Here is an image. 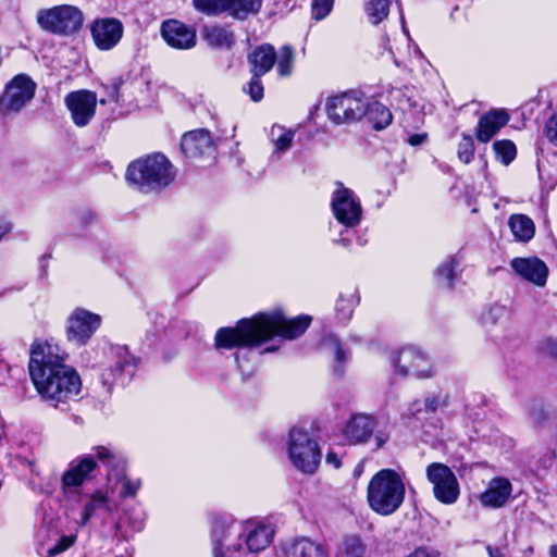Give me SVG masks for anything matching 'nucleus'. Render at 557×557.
I'll return each mask as SVG.
<instances>
[{
    "mask_svg": "<svg viewBox=\"0 0 557 557\" xmlns=\"http://www.w3.org/2000/svg\"><path fill=\"white\" fill-rule=\"evenodd\" d=\"M86 216H87V220H88V221H92V220L95 219V214H94V213H91V212H89V211H88V212H86Z\"/></svg>",
    "mask_w": 557,
    "mask_h": 557,
    "instance_id": "obj_58",
    "label": "nucleus"
},
{
    "mask_svg": "<svg viewBox=\"0 0 557 557\" xmlns=\"http://www.w3.org/2000/svg\"><path fill=\"white\" fill-rule=\"evenodd\" d=\"M274 2L281 9H287L289 5V0H274Z\"/></svg>",
    "mask_w": 557,
    "mask_h": 557,
    "instance_id": "obj_56",
    "label": "nucleus"
},
{
    "mask_svg": "<svg viewBox=\"0 0 557 557\" xmlns=\"http://www.w3.org/2000/svg\"><path fill=\"white\" fill-rule=\"evenodd\" d=\"M325 461L329 465H332L335 469H338L342 465L341 458L334 451H329L325 457Z\"/></svg>",
    "mask_w": 557,
    "mask_h": 557,
    "instance_id": "obj_52",
    "label": "nucleus"
},
{
    "mask_svg": "<svg viewBox=\"0 0 557 557\" xmlns=\"http://www.w3.org/2000/svg\"><path fill=\"white\" fill-rule=\"evenodd\" d=\"M325 111L336 125L357 122L367 113L366 100L355 92H343L327 99Z\"/></svg>",
    "mask_w": 557,
    "mask_h": 557,
    "instance_id": "obj_9",
    "label": "nucleus"
},
{
    "mask_svg": "<svg viewBox=\"0 0 557 557\" xmlns=\"http://www.w3.org/2000/svg\"><path fill=\"white\" fill-rule=\"evenodd\" d=\"M512 493V485L505 478H495L491 480L487 488L480 494L479 500L483 507L500 508L509 499Z\"/></svg>",
    "mask_w": 557,
    "mask_h": 557,
    "instance_id": "obj_25",
    "label": "nucleus"
},
{
    "mask_svg": "<svg viewBox=\"0 0 557 557\" xmlns=\"http://www.w3.org/2000/svg\"><path fill=\"white\" fill-rule=\"evenodd\" d=\"M264 351H265V352H272V351H274V348H273V347H269V348H267Z\"/></svg>",
    "mask_w": 557,
    "mask_h": 557,
    "instance_id": "obj_61",
    "label": "nucleus"
},
{
    "mask_svg": "<svg viewBox=\"0 0 557 557\" xmlns=\"http://www.w3.org/2000/svg\"><path fill=\"white\" fill-rule=\"evenodd\" d=\"M426 134H413L407 139L408 144L416 147L422 145L426 140Z\"/></svg>",
    "mask_w": 557,
    "mask_h": 557,
    "instance_id": "obj_51",
    "label": "nucleus"
},
{
    "mask_svg": "<svg viewBox=\"0 0 557 557\" xmlns=\"http://www.w3.org/2000/svg\"><path fill=\"white\" fill-rule=\"evenodd\" d=\"M367 13L372 24L376 25L387 17L389 0H369L366 5Z\"/></svg>",
    "mask_w": 557,
    "mask_h": 557,
    "instance_id": "obj_40",
    "label": "nucleus"
},
{
    "mask_svg": "<svg viewBox=\"0 0 557 557\" xmlns=\"http://www.w3.org/2000/svg\"><path fill=\"white\" fill-rule=\"evenodd\" d=\"M506 314V308L499 305H493L483 310L480 314V322L483 326H493Z\"/></svg>",
    "mask_w": 557,
    "mask_h": 557,
    "instance_id": "obj_42",
    "label": "nucleus"
},
{
    "mask_svg": "<svg viewBox=\"0 0 557 557\" xmlns=\"http://www.w3.org/2000/svg\"><path fill=\"white\" fill-rule=\"evenodd\" d=\"M76 541L75 535H63L59 539V541L48 548L47 555L48 557L57 556L66 549H69Z\"/></svg>",
    "mask_w": 557,
    "mask_h": 557,
    "instance_id": "obj_44",
    "label": "nucleus"
},
{
    "mask_svg": "<svg viewBox=\"0 0 557 557\" xmlns=\"http://www.w3.org/2000/svg\"><path fill=\"white\" fill-rule=\"evenodd\" d=\"M64 103L71 113L73 123L78 127H84L95 116L97 96L85 89L71 91L65 96Z\"/></svg>",
    "mask_w": 557,
    "mask_h": 557,
    "instance_id": "obj_16",
    "label": "nucleus"
},
{
    "mask_svg": "<svg viewBox=\"0 0 557 557\" xmlns=\"http://www.w3.org/2000/svg\"><path fill=\"white\" fill-rule=\"evenodd\" d=\"M248 61L251 65L252 74L262 76L273 67L276 61V53L273 46L262 45L248 55Z\"/></svg>",
    "mask_w": 557,
    "mask_h": 557,
    "instance_id": "obj_29",
    "label": "nucleus"
},
{
    "mask_svg": "<svg viewBox=\"0 0 557 557\" xmlns=\"http://www.w3.org/2000/svg\"><path fill=\"white\" fill-rule=\"evenodd\" d=\"M11 230V226L8 222L3 221L2 219H0V239L7 234L9 233Z\"/></svg>",
    "mask_w": 557,
    "mask_h": 557,
    "instance_id": "obj_54",
    "label": "nucleus"
},
{
    "mask_svg": "<svg viewBox=\"0 0 557 557\" xmlns=\"http://www.w3.org/2000/svg\"><path fill=\"white\" fill-rule=\"evenodd\" d=\"M242 521L232 517L215 516L211 530L212 557H242L244 555Z\"/></svg>",
    "mask_w": 557,
    "mask_h": 557,
    "instance_id": "obj_5",
    "label": "nucleus"
},
{
    "mask_svg": "<svg viewBox=\"0 0 557 557\" xmlns=\"http://www.w3.org/2000/svg\"><path fill=\"white\" fill-rule=\"evenodd\" d=\"M359 304V296L355 290L341 294L336 301V317L341 322L350 320L356 306Z\"/></svg>",
    "mask_w": 557,
    "mask_h": 557,
    "instance_id": "obj_35",
    "label": "nucleus"
},
{
    "mask_svg": "<svg viewBox=\"0 0 557 557\" xmlns=\"http://www.w3.org/2000/svg\"><path fill=\"white\" fill-rule=\"evenodd\" d=\"M367 113L364 116L375 129H383L392 123L391 110L379 101H366Z\"/></svg>",
    "mask_w": 557,
    "mask_h": 557,
    "instance_id": "obj_33",
    "label": "nucleus"
},
{
    "mask_svg": "<svg viewBox=\"0 0 557 557\" xmlns=\"http://www.w3.org/2000/svg\"><path fill=\"white\" fill-rule=\"evenodd\" d=\"M161 34L165 42L172 48L190 49L196 46V30L180 21L169 20L163 22Z\"/></svg>",
    "mask_w": 557,
    "mask_h": 557,
    "instance_id": "obj_21",
    "label": "nucleus"
},
{
    "mask_svg": "<svg viewBox=\"0 0 557 557\" xmlns=\"http://www.w3.org/2000/svg\"><path fill=\"white\" fill-rule=\"evenodd\" d=\"M84 20L82 10L71 4L40 9L36 14L38 26L58 36H71L77 33L83 27Z\"/></svg>",
    "mask_w": 557,
    "mask_h": 557,
    "instance_id": "obj_6",
    "label": "nucleus"
},
{
    "mask_svg": "<svg viewBox=\"0 0 557 557\" xmlns=\"http://www.w3.org/2000/svg\"><path fill=\"white\" fill-rule=\"evenodd\" d=\"M37 85L27 74L10 79L0 94V119L17 116L34 99Z\"/></svg>",
    "mask_w": 557,
    "mask_h": 557,
    "instance_id": "obj_7",
    "label": "nucleus"
},
{
    "mask_svg": "<svg viewBox=\"0 0 557 557\" xmlns=\"http://www.w3.org/2000/svg\"><path fill=\"white\" fill-rule=\"evenodd\" d=\"M493 150L497 161L504 165L511 163L517 156V148L509 139L496 140L493 144Z\"/></svg>",
    "mask_w": 557,
    "mask_h": 557,
    "instance_id": "obj_38",
    "label": "nucleus"
},
{
    "mask_svg": "<svg viewBox=\"0 0 557 557\" xmlns=\"http://www.w3.org/2000/svg\"><path fill=\"white\" fill-rule=\"evenodd\" d=\"M295 138V132L281 125H273L269 133V139L273 145V151L270 161L281 158L292 147Z\"/></svg>",
    "mask_w": 557,
    "mask_h": 557,
    "instance_id": "obj_30",
    "label": "nucleus"
},
{
    "mask_svg": "<svg viewBox=\"0 0 557 557\" xmlns=\"http://www.w3.org/2000/svg\"><path fill=\"white\" fill-rule=\"evenodd\" d=\"M127 523L131 525L133 531L138 532L143 530L145 520L141 515H134L131 511H127L126 513Z\"/></svg>",
    "mask_w": 557,
    "mask_h": 557,
    "instance_id": "obj_50",
    "label": "nucleus"
},
{
    "mask_svg": "<svg viewBox=\"0 0 557 557\" xmlns=\"http://www.w3.org/2000/svg\"><path fill=\"white\" fill-rule=\"evenodd\" d=\"M369 546L358 534L343 535L336 543L334 557H368Z\"/></svg>",
    "mask_w": 557,
    "mask_h": 557,
    "instance_id": "obj_27",
    "label": "nucleus"
},
{
    "mask_svg": "<svg viewBox=\"0 0 557 557\" xmlns=\"http://www.w3.org/2000/svg\"><path fill=\"white\" fill-rule=\"evenodd\" d=\"M375 440H376V445H377V447H382V446H383V444L386 442V440H387V438H386V436H385L384 434H381V433H380V434H377V435L375 436Z\"/></svg>",
    "mask_w": 557,
    "mask_h": 557,
    "instance_id": "obj_55",
    "label": "nucleus"
},
{
    "mask_svg": "<svg viewBox=\"0 0 557 557\" xmlns=\"http://www.w3.org/2000/svg\"><path fill=\"white\" fill-rule=\"evenodd\" d=\"M101 324V317L88 310L77 308L67 319V341L78 346L85 345Z\"/></svg>",
    "mask_w": 557,
    "mask_h": 557,
    "instance_id": "obj_14",
    "label": "nucleus"
},
{
    "mask_svg": "<svg viewBox=\"0 0 557 557\" xmlns=\"http://www.w3.org/2000/svg\"><path fill=\"white\" fill-rule=\"evenodd\" d=\"M458 158L463 163H470L474 154V143L470 135L463 134L462 139L458 145Z\"/></svg>",
    "mask_w": 557,
    "mask_h": 557,
    "instance_id": "obj_43",
    "label": "nucleus"
},
{
    "mask_svg": "<svg viewBox=\"0 0 557 557\" xmlns=\"http://www.w3.org/2000/svg\"><path fill=\"white\" fill-rule=\"evenodd\" d=\"M533 552V548H529L528 554H531Z\"/></svg>",
    "mask_w": 557,
    "mask_h": 557,
    "instance_id": "obj_63",
    "label": "nucleus"
},
{
    "mask_svg": "<svg viewBox=\"0 0 557 557\" xmlns=\"http://www.w3.org/2000/svg\"><path fill=\"white\" fill-rule=\"evenodd\" d=\"M509 121L505 110H491L478 122L475 137L480 143L490 141Z\"/></svg>",
    "mask_w": 557,
    "mask_h": 557,
    "instance_id": "obj_26",
    "label": "nucleus"
},
{
    "mask_svg": "<svg viewBox=\"0 0 557 557\" xmlns=\"http://www.w3.org/2000/svg\"><path fill=\"white\" fill-rule=\"evenodd\" d=\"M235 361L237 362L238 367L240 368V364H239V352H235Z\"/></svg>",
    "mask_w": 557,
    "mask_h": 557,
    "instance_id": "obj_59",
    "label": "nucleus"
},
{
    "mask_svg": "<svg viewBox=\"0 0 557 557\" xmlns=\"http://www.w3.org/2000/svg\"><path fill=\"white\" fill-rule=\"evenodd\" d=\"M426 479L433 486V495L444 505L455 504L460 495L457 476L453 470L441 462H432L426 467Z\"/></svg>",
    "mask_w": 557,
    "mask_h": 557,
    "instance_id": "obj_10",
    "label": "nucleus"
},
{
    "mask_svg": "<svg viewBox=\"0 0 557 557\" xmlns=\"http://www.w3.org/2000/svg\"><path fill=\"white\" fill-rule=\"evenodd\" d=\"M486 552L490 557H505V553H504L503 548H500V547L487 545Z\"/></svg>",
    "mask_w": 557,
    "mask_h": 557,
    "instance_id": "obj_53",
    "label": "nucleus"
},
{
    "mask_svg": "<svg viewBox=\"0 0 557 557\" xmlns=\"http://www.w3.org/2000/svg\"><path fill=\"white\" fill-rule=\"evenodd\" d=\"M242 524L245 528V534H243L244 554L259 553L271 544L274 529L270 524L249 520L242 521Z\"/></svg>",
    "mask_w": 557,
    "mask_h": 557,
    "instance_id": "obj_20",
    "label": "nucleus"
},
{
    "mask_svg": "<svg viewBox=\"0 0 557 557\" xmlns=\"http://www.w3.org/2000/svg\"><path fill=\"white\" fill-rule=\"evenodd\" d=\"M126 178L141 191L148 193L169 186L175 178V172L164 154L154 153L132 162Z\"/></svg>",
    "mask_w": 557,
    "mask_h": 557,
    "instance_id": "obj_4",
    "label": "nucleus"
},
{
    "mask_svg": "<svg viewBox=\"0 0 557 557\" xmlns=\"http://www.w3.org/2000/svg\"><path fill=\"white\" fill-rule=\"evenodd\" d=\"M202 37L207 45L214 49L228 50L235 44L233 30L230 27L218 24L205 26Z\"/></svg>",
    "mask_w": 557,
    "mask_h": 557,
    "instance_id": "obj_28",
    "label": "nucleus"
},
{
    "mask_svg": "<svg viewBox=\"0 0 557 557\" xmlns=\"http://www.w3.org/2000/svg\"><path fill=\"white\" fill-rule=\"evenodd\" d=\"M331 207L335 219L344 226L355 227L360 223L362 216L360 200L354 190L345 187L342 183L336 184Z\"/></svg>",
    "mask_w": 557,
    "mask_h": 557,
    "instance_id": "obj_12",
    "label": "nucleus"
},
{
    "mask_svg": "<svg viewBox=\"0 0 557 557\" xmlns=\"http://www.w3.org/2000/svg\"><path fill=\"white\" fill-rule=\"evenodd\" d=\"M338 243L343 244L344 246H348V242L346 239H341Z\"/></svg>",
    "mask_w": 557,
    "mask_h": 557,
    "instance_id": "obj_60",
    "label": "nucleus"
},
{
    "mask_svg": "<svg viewBox=\"0 0 557 557\" xmlns=\"http://www.w3.org/2000/svg\"><path fill=\"white\" fill-rule=\"evenodd\" d=\"M122 85L121 78H114L111 81L110 85L106 86V89L108 91V98H103L100 100L101 104H104L107 102L113 101L119 102L120 101V88Z\"/></svg>",
    "mask_w": 557,
    "mask_h": 557,
    "instance_id": "obj_47",
    "label": "nucleus"
},
{
    "mask_svg": "<svg viewBox=\"0 0 557 557\" xmlns=\"http://www.w3.org/2000/svg\"><path fill=\"white\" fill-rule=\"evenodd\" d=\"M533 552V548H529L528 554H531Z\"/></svg>",
    "mask_w": 557,
    "mask_h": 557,
    "instance_id": "obj_62",
    "label": "nucleus"
},
{
    "mask_svg": "<svg viewBox=\"0 0 557 557\" xmlns=\"http://www.w3.org/2000/svg\"><path fill=\"white\" fill-rule=\"evenodd\" d=\"M333 0H314L312 3V15L315 20L324 18L331 11Z\"/></svg>",
    "mask_w": 557,
    "mask_h": 557,
    "instance_id": "obj_45",
    "label": "nucleus"
},
{
    "mask_svg": "<svg viewBox=\"0 0 557 557\" xmlns=\"http://www.w3.org/2000/svg\"><path fill=\"white\" fill-rule=\"evenodd\" d=\"M545 136L550 144L557 147V112L547 120Z\"/></svg>",
    "mask_w": 557,
    "mask_h": 557,
    "instance_id": "obj_49",
    "label": "nucleus"
},
{
    "mask_svg": "<svg viewBox=\"0 0 557 557\" xmlns=\"http://www.w3.org/2000/svg\"><path fill=\"white\" fill-rule=\"evenodd\" d=\"M549 557H557V544H553L548 549Z\"/></svg>",
    "mask_w": 557,
    "mask_h": 557,
    "instance_id": "obj_57",
    "label": "nucleus"
},
{
    "mask_svg": "<svg viewBox=\"0 0 557 557\" xmlns=\"http://www.w3.org/2000/svg\"><path fill=\"white\" fill-rule=\"evenodd\" d=\"M111 354L114 360L112 364L102 372V383L108 386L113 384L124 385L132 379L136 371V359L129 354L127 348L123 346L112 347Z\"/></svg>",
    "mask_w": 557,
    "mask_h": 557,
    "instance_id": "obj_15",
    "label": "nucleus"
},
{
    "mask_svg": "<svg viewBox=\"0 0 557 557\" xmlns=\"http://www.w3.org/2000/svg\"><path fill=\"white\" fill-rule=\"evenodd\" d=\"M67 352L53 341L35 342L30 348L28 371L40 397L58 408L77 396L82 381L66 363Z\"/></svg>",
    "mask_w": 557,
    "mask_h": 557,
    "instance_id": "obj_1",
    "label": "nucleus"
},
{
    "mask_svg": "<svg viewBox=\"0 0 557 557\" xmlns=\"http://www.w3.org/2000/svg\"><path fill=\"white\" fill-rule=\"evenodd\" d=\"M457 265L458 263L454 257H449L444 260L435 271V276L438 284L449 289L453 288Z\"/></svg>",
    "mask_w": 557,
    "mask_h": 557,
    "instance_id": "obj_37",
    "label": "nucleus"
},
{
    "mask_svg": "<svg viewBox=\"0 0 557 557\" xmlns=\"http://www.w3.org/2000/svg\"><path fill=\"white\" fill-rule=\"evenodd\" d=\"M391 362L396 373L401 376L413 375L418 379H428L433 375L429 358L413 346L401 348L391 357Z\"/></svg>",
    "mask_w": 557,
    "mask_h": 557,
    "instance_id": "obj_13",
    "label": "nucleus"
},
{
    "mask_svg": "<svg viewBox=\"0 0 557 557\" xmlns=\"http://www.w3.org/2000/svg\"><path fill=\"white\" fill-rule=\"evenodd\" d=\"M97 455H84L73 459L62 475L63 488L78 487L92 478L97 468Z\"/></svg>",
    "mask_w": 557,
    "mask_h": 557,
    "instance_id": "obj_19",
    "label": "nucleus"
},
{
    "mask_svg": "<svg viewBox=\"0 0 557 557\" xmlns=\"http://www.w3.org/2000/svg\"><path fill=\"white\" fill-rule=\"evenodd\" d=\"M262 4V0H232L230 13L232 16L243 20L250 13H257Z\"/></svg>",
    "mask_w": 557,
    "mask_h": 557,
    "instance_id": "obj_39",
    "label": "nucleus"
},
{
    "mask_svg": "<svg viewBox=\"0 0 557 557\" xmlns=\"http://www.w3.org/2000/svg\"><path fill=\"white\" fill-rule=\"evenodd\" d=\"M96 455L99 461L109 469V476L115 475L121 479L122 488L120 496L122 498L135 497L141 487V480L131 479L125 475V457L121 453L104 446H97Z\"/></svg>",
    "mask_w": 557,
    "mask_h": 557,
    "instance_id": "obj_11",
    "label": "nucleus"
},
{
    "mask_svg": "<svg viewBox=\"0 0 557 557\" xmlns=\"http://www.w3.org/2000/svg\"><path fill=\"white\" fill-rule=\"evenodd\" d=\"M310 323L311 317L306 314L289 319L280 310L260 312L251 319L240 320L234 327L219 329L214 336L215 347H258L274 335L295 339L306 332Z\"/></svg>",
    "mask_w": 557,
    "mask_h": 557,
    "instance_id": "obj_2",
    "label": "nucleus"
},
{
    "mask_svg": "<svg viewBox=\"0 0 557 557\" xmlns=\"http://www.w3.org/2000/svg\"><path fill=\"white\" fill-rule=\"evenodd\" d=\"M405 482L393 469H382L376 472L367 488L369 507L381 516H391L396 512L405 500Z\"/></svg>",
    "mask_w": 557,
    "mask_h": 557,
    "instance_id": "obj_3",
    "label": "nucleus"
},
{
    "mask_svg": "<svg viewBox=\"0 0 557 557\" xmlns=\"http://www.w3.org/2000/svg\"><path fill=\"white\" fill-rule=\"evenodd\" d=\"M261 76H256L252 74V77L248 84L247 92L249 94L251 100L260 101L263 98V85L260 81Z\"/></svg>",
    "mask_w": 557,
    "mask_h": 557,
    "instance_id": "obj_46",
    "label": "nucleus"
},
{
    "mask_svg": "<svg viewBox=\"0 0 557 557\" xmlns=\"http://www.w3.org/2000/svg\"><path fill=\"white\" fill-rule=\"evenodd\" d=\"M90 33L96 47L99 50L108 51L121 41L124 26L115 17L96 18L90 26Z\"/></svg>",
    "mask_w": 557,
    "mask_h": 557,
    "instance_id": "obj_17",
    "label": "nucleus"
},
{
    "mask_svg": "<svg viewBox=\"0 0 557 557\" xmlns=\"http://www.w3.org/2000/svg\"><path fill=\"white\" fill-rule=\"evenodd\" d=\"M288 456L294 467L306 474L315 473L322 458L317 441L300 429L289 432Z\"/></svg>",
    "mask_w": 557,
    "mask_h": 557,
    "instance_id": "obj_8",
    "label": "nucleus"
},
{
    "mask_svg": "<svg viewBox=\"0 0 557 557\" xmlns=\"http://www.w3.org/2000/svg\"><path fill=\"white\" fill-rule=\"evenodd\" d=\"M508 225L516 240L527 243L534 236V222L525 214H512L508 220Z\"/></svg>",
    "mask_w": 557,
    "mask_h": 557,
    "instance_id": "obj_32",
    "label": "nucleus"
},
{
    "mask_svg": "<svg viewBox=\"0 0 557 557\" xmlns=\"http://www.w3.org/2000/svg\"><path fill=\"white\" fill-rule=\"evenodd\" d=\"M447 395L442 393L428 396L424 400V406L428 411L435 412L447 404Z\"/></svg>",
    "mask_w": 557,
    "mask_h": 557,
    "instance_id": "obj_48",
    "label": "nucleus"
},
{
    "mask_svg": "<svg viewBox=\"0 0 557 557\" xmlns=\"http://www.w3.org/2000/svg\"><path fill=\"white\" fill-rule=\"evenodd\" d=\"M375 425L376 423L372 416L364 413L354 414L345 424L343 434L350 444L364 443L371 437Z\"/></svg>",
    "mask_w": 557,
    "mask_h": 557,
    "instance_id": "obj_24",
    "label": "nucleus"
},
{
    "mask_svg": "<svg viewBox=\"0 0 557 557\" xmlns=\"http://www.w3.org/2000/svg\"><path fill=\"white\" fill-rule=\"evenodd\" d=\"M510 267L521 278L535 286L543 287L546 285L548 268L540 258H513L510 261Z\"/></svg>",
    "mask_w": 557,
    "mask_h": 557,
    "instance_id": "obj_22",
    "label": "nucleus"
},
{
    "mask_svg": "<svg viewBox=\"0 0 557 557\" xmlns=\"http://www.w3.org/2000/svg\"><path fill=\"white\" fill-rule=\"evenodd\" d=\"M294 49L285 45L283 46L280 51L277 59V73L281 76H289L293 72V65H294Z\"/></svg>",
    "mask_w": 557,
    "mask_h": 557,
    "instance_id": "obj_41",
    "label": "nucleus"
},
{
    "mask_svg": "<svg viewBox=\"0 0 557 557\" xmlns=\"http://www.w3.org/2000/svg\"><path fill=\"white\" fill-rule=\"evenodd\" d=\"M97 511H110L108 497L100 491L94 493L89 500L85 504L82 512L81 524H87Z\"/></svg>",
    "mask_w": 557,
    "mask_h": 557,
    "instance_id": "obj_34",
    "label": "nucleus"
},
{
    "mask_svg": "<svg viewBox=\"0 0 557 557\" xmlns=\"http://www.w3.org/2000/svg\"><path fill=\"white\" fill-rule=\"evenodd\" d=\"M281 557H329L327 548L308 536H296L281 545Z\"/></svg>",
    "mask_w": 557,
    "mask_h": 557,
    "instance_id": "obj_23",
    "label": "nucleus"
},
{
    "mask_svg": "<svg viewBox=\"0 0 557 557\" xmlns=\"http://www.w3.org/2000/svg\"><path fill=\"white\" fill-rule=\"evenodd\" d=\"M195 9L208 16H218L230 12L232 0H193Z\"/></svg>",
    "mask_w": 557,
    "mask_h": 557,
    "instance_id": "obj_36",
    "label": "nucleus"
},
{
    "mask_svg": "<svg viewBox=\"0 0 557 557\" xmlns=\"http://www.w3.org/2000/svg\"><path fill=\"white\" fill-rule=\"evenodd\" d=\"M181 149L189 159H213L215 148L210 133L206 129H196L183 135Z\"/></svg>",
    "mask_w": 557,
    "mask_h": 557,
    "instance_id": "obj_18",
    "label": "nucleus"
},
{
    "mask_svg": "<svg viewBox=\"0 0 557 557\" xmlns=\"http://www.w3.org/2000/svg\"><path fill=\"white\" fill-rule=\"evenodd\" d=\"M320 348L325 354H330L334 357V371L338 375H342L344 373V366L348 359V351L343 348L339 339L334 334H329L321 341Z\"/></svg>",
    "mask_w": 557,
    "mask_h": 557,
    "instance_id": "obj_31",
    "label": "nucleus"
}]
</instances>
